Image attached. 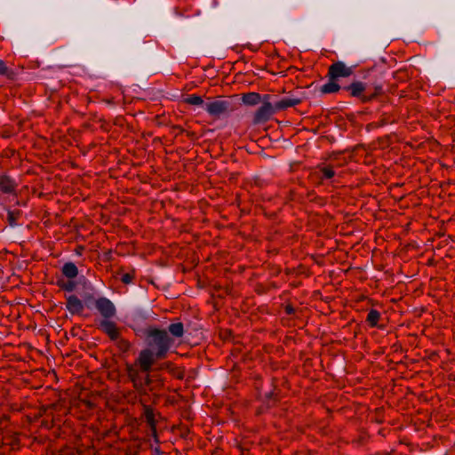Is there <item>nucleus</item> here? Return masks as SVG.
I'll use <instances>...</instances> for the list:
<instances>
[{"mask_svg": "<svg viewBox=\"0 0 455 455\" xmlns=\"http://www.w3.org/2000/svg\"><path fill=\"white\" fill-rule=\"evenodd\" d=\"M149 350H140L138 357L132 363L125 364V372L133 388L140 395L151 390L152 378L149 371L154 365Z\"/></svg>", "mask_w": 455, "mask_h": 455, "instance_id": "obj_1", "label": "nucleus"}, {"mask_svg": "<svg viewBox=\"0 0 455 455\" xmlns=\"http://www.w3.org/2000/svg\"><path fill=\"white\" fill-rule=\"evenodd\" d=\"M148 347L143 350H149L152 354V361L164 359L174 344V339L170 336L167 330L150 328L147 331Z\"/></svg>", "mask_w": 455, "mask_h": 455, "instance_id": "obj_2", "label": "nucleus"}, {"mask_svg": "<svg viewBox=\"0 0 455 455\" xmlns=\"http://www.w3.org/2000/svg\"><path fill=\"white\" fill-rule=\"evenodd\" d=\"M204 108L211 116L219 119L233 112L235 106L230 100L218 99L205 102Z\"/></svg>", "mask_w": 455, "mask_h": 455, "instance_id": "obj_3", "label": "nucleus"}, {"mask_svg": "<svg viewBox=\"0 0 455 455\" xmlns=\"http://www.w3.org/2000/svg\"><path fill=\"white\" fill-rule=\"evenodd\" d=\"M273 95L264 94L262 96V105L256 110L253 115V124H263L267 122L271 116L276 113L275 103H271Z\"/></svg>", "mask_w": 455, "mask_h": 455, "instance_id": "obj_4", "label": "nucleus"}, {"mask_svg": "<svg viewBox=\"0 0 455 455\" xmlns=\"http://www.w3.org/2000/svg\"><path fill=\"white\" fill-rule=\"evenodd\" d=\"M343 89L349 92L352 97L359 98L363 102H369L376 96V93H368L366 84L361 81L353 82Z\"/></svg>", "mask_w": 455, "mask_h": 455, "instance_id": "obj_5", "label": "nucleus"}, {"mask_svg": "<svg viewBox=\"0 0 455 455\" xmlns=\"http://www.w3.org/2000/svg\"><path fill=\"white\" fill-rule=\"evenodd\" d=\"M95 308L99 311L104 320L113 318L116 315V308L114 303L106 297H100L94 300Z\"/></svg>", "mask_w": 455, "mask_h": 455, "instance_id": "obj_6", "label": "nucleus"}, {"mask_svg": "<svg viewBox=\"0 0 455 455\" xmlns=\"http://www.w3.org/2000/svg\"><path fill=\"white\" fill-rule=\"evenodd\" d=\"M353 74V68L347 67L342 61L332 63L328 68L327 77L332 80H339L340 77H348Z\"/></svg>", "mask_w": 455, "mask_h": 455, "instance_id": "obj_7", "label": "nucleus"}, {"mask_svg": "<svg viewBox=\"0 0 455 455\" xmlns=\"http://www.w3.org/2000/svg\"><path fill=\"white\" fill-rule=\"evenodd\" d=\"M302 102V99L294 94L285 96L277 101H275L276 112L285 110L289 108L295 107Z\"/></svg>", "mask_w": 455, "mask_h": 455, "instance_id": "obj_8", "label": "nucleus"}, {"mask_svg": "<svg viewBox=\"0 0 455 455\" xmlns=\"http://www.w3.org/2000/svg\"><path fill=\"white\" fill-rule=\"evenodd\" d=\"M100 329L106 333L108 338L115 341L120 337V331L116 323L108 320H102L100 323Z\"/></svg>", "mask_w": 455, "mask_h": 455, "instance_id": "obj_9", "label": "nucleus"}, {"mask_svg": "<svg viewBox=\"0 0 455 455\" xmlns=\"http://www.w3.org/2000/svg\"><path fill=\"white\" fill-rule=\"evenodd\" d=\"M66 308L72 315H80L84 311V304L82 300L76 295H68L66 297Z\"/></svg>", "mask_w": 455, "mask_h": 455, "instance_id": "obj_10", "label": "nucleus"}, {"mask_svg": "<svg viewBox=\"0 0 455 455\" xmlns=\"http://www.w3.org/2000/svg\"><path fill=\"white\" fill-rule=\"evenodd\" d=\"M148 315L142 310H136L129 316V326L135 331H139L140 328L146 323Z\"/></svg>", "mask_w": 455, "mask_h": 455, "instance_id": "obj_11", "label": "nucleus"}, {"mask_svg": "<svg viewBox=\"0 0 455 455\" xmlns=\"http://www.w3.org/2000/svg\"><path fill=\"white\" fill-rule=\"evenodd\" d=\"M16 183L8 176L0 177V191L4 194H12L16 189Z\"/></svg>", "mask_w": 455, "mask_h": 455, "instance_id": "obj_12", "label": "nucleus"}, {"mask_svg": "<svg viewBox=\"0 0 455 455\" xmlns=\"http://www.w3.org/2000/svg\"><path fill=\"white\" fill-rule=\"evenodd\" d=\"M242 100L247 106H256L262 102V97L259 92H247L242 95Z\"/></svg>", "mask_w": 455, "mask_h": 455, "instance_id": "obj_13", "label": "nucleus"}, {"mask_svg": "<svg viewBox=\"0 0 455 455\" xmlns=\"http://www.w3.org/2000/svg\"><path fill=\"white\" fill-rule=\"evenodd\" d=\"M328 82L321 86L320 92L324 94L338 92L341 86L337 80L328 78Z\"/></svg>", "mask_w": 455, "mask_h": 455, "instance_id": "obj_14", "label": "nucleus"}, {"mask_svg": "<svg viewBox=\"0 0 455 455\" xmlns=\"http://www.w3.org/2000/svg\"><path fill=\"white\" fill-rule=\"evenodd\" d=\"M61 272L68 279L76 278L78 275V268L73 262L65 263Z\"/></svg>", "mask_w": 455, "mask_h": 455, "instance_id": "obj_15", "label": "nucleus"}, {"mask_svg": "<svg viewBox=\"0 0 455 455\" xmlns=\"http://www.w3.org/2000/svg\"><path fill=\"white\" fill-rule=\"evenodd\" d=\"M143 417L148 425L149 428H155V425H156V420L155 418V412L151 406L144 405L143 406Z\"/></svg>", "mask_w": 455, "mask_h": 455, "instance_id": "obj_16", "label": "nucleus"}, {"mask_svg": "<svg viewBox=\"0 0 455 455\" xmlns=\"http://www.w3.org/2000/svg\"><path fill=\"white\" fill-rule=\"evenodd\" d=\"M168 333L170 332L173 338H181L184 334V325L182 323H171L168 326Z\"/></svg>", "mask_w": 455, "mask_h": 455, "instance_id": "obj_17", "label": "nucleus"}, {"mask_svg": "<svg viewBox=\"0 0 455 455\" xmlns=\"http://www.w3.org/2000/svg\"><path fill=\"white\" fill-rule=\"evenodd\" d=\"M183 101L187 104L193 105V106H204V101L202 99L201 96L191 94L186 97Z\"/></svg>", "mask_w": 455, "mask_h": 455, "instance_id": "obj_18", "label": "nucleus"}, {"mask_svg": "<svg viewBox=\"0 0 455 455\" xmlns=\"http://www.w3.org/2000/svg\"><path fill=\"white\" fill-rule=\"evenodd\" d=\"M379 317H380V314L379 311H377L375 309H371L367 315L366 321L371 327H374L377 325V323L379 320Z\"/></svg>", "mask_w": 455, "mask_h": 455, "instance_id": "obj_19", "label": "nucleus"}, {"mask_svg": "<svg viewBox=\"0 0 455 455\" xmlns=\"http://www.w3.org/2000/svg\"><path fill=\"white\" fill-rule=\"evenodd\" d=\"M57 284L60 288H61L62 290L66 291H73L76 286V283L72 281L71 279L69 280H59L57 282Z\"/></svg>", "mask_w": 455, "mask_h": 455, "instance_id": "obj_20", "label": "nucleus"}, {"mask_svg": "<svg viewBox=\"0 0 455 455\" xmlns=\"http://www.w3.org/2000/svg\"><path fill=\"white\" fill-rule=\"evenodd\" d=\"M115 341L116 347L121 352L126 353L130 350L131 343L127 339L119 337L118 339H116Z\"/></svg>", "mask_w": 455, "mask_h": 455, "instance_id": "obj_21", "label": "nucleus"}, {"mask_svg": "<svg viewBox=\"0 0 455 455\" xmlns=\"http://www.w3.org/2000/svg\"><path fill=\"white\" fill-rule=\"evenodd\" d=\"M135 276H136V271H135V269L132 268L130 272L122 274L120 280L124 284H130V283H133Z\"/></svg>", "mask_w": 455, "mask_h": 455, "instance_id": "obj_22", "label": "nucleus"}, {"mask_svg": "<svg viewBox=\"0 0 455 455\" xmlns=\"http://www.w3.org/2000/svg\"><path fill=\"white\" fill-rule=\"evenodd\" d=\"M320 172L322 173L321 178L325 180H330L334 177L335 172L331 166H323L320 168Z\"/></svg>", "mask_w": 455, "mask_h": 455, "instance_id": "obj_23", "label": "nucleus"}, {"mask_svg": "<svg viewBox=\"0 0 455 455\" xmlns=\"http://www.w3.org/2000/svg\"><path fill=\"white\" fill-rule=\"evenodd\" d=\"M20 216V211H9L7 213V219L9 221V224L11 226H15L17 224V220H19Z\"/></svg>", "mask_w": 455, "mask_h": 455, "instance_id": "obj_24", "label": "nucleus"}, {"mask_svg": "<svg viewBox=\"0 0 455 455\" xmlns=\"http://www.w3.org/2000/svg\"><path fill=\"white\" fill-rule=\"evenodd\" d=\"M402 222H404L403 233H408L409 230L411 229L410 228V226L411 224V218L409 216H405L404 219H403V220L400 219V224Z\"/></svg>", "mask_w": 455, "mask_h": 455, "instance_id": "obj_25", "label": "nucleus"}, {"mask_svg": "<svg viewBox=\"0 0 455 455\" xmlns=\"http://www.w3.org/2000/svg\"><path fill=\"white\" fill-rule=\"evenodd\" d=\"M8 70L9 68L6 66L5 62L0 60V75H7Z\"/></svg>", "mask_w": 455, "mask_h": 455, "instance_id": "obj_26", "label": "nucleus"}, {"mask_svg": "<svg viewBox=\"0 0 455 455\" xmlns=\"http://www.w3.org/2000/svg\"><path fill=\"white\" fill-rule=\"evenodd\" d=\"M149 429H150L151 435L154 438L155 442L156 443H159V439H158L157 432H156V425H155V428H149Z\"/></svg>", "mask_w": 455, "mask_h": 455, "instance_id": "obj_27", "label": "nucleus"}, {"mask_svg": "<svg viewBox=\"0 0 455 455\" xmlns=\"http://www.w3.org/2000/svg\"><path fill=\"white\" fill-rule=\"evenodd\" d=\"M284 310L287 315H293L295 313V309L291 305H287Z\"/></svg>", "mask_w": 455, "mask_h": 455, "instance_id": "obj_28", "label": "nucleus"}, {"mask_svg": "<svg viewBox=\"0 0 455 455\" xmlns=\"http://www.w3.org/2000/svg\"><path fill=\"white\" fill-rule=\"evenodd\" d=\"M7 420H8V418L5 416L0 419V428H2L4 427V424L6 423Z\"/></svg>", "mask_w": 455, "mask_h": 455, "instance_id": "obj_29", "label": "nucleus"}, {"mask_svg": "<svg viewBox=\"0 0 455 455\" xmlns=\"http://www.w3.org/2000/svg\"><path fill=\"white\" fill-rule=\"evenodd\" d=\"M108 105H115V101L113 98L103 100Z\"/></svg>", "mask_w": 455, "mask_h": 455, "instance_id": "obj_30", "label": "nucleus"}, {"mask_svg": "<svg viewBox=\"0 0 455 455\" xmlns=\"http://www.w3.org/2000/svg\"><path fill=\"white\" fill-rule=\"evenodd\" d=\"M155 452L159 455L163 453V451L158 447L155 449Z\"/></svg>", "mask_w": 455, "mask_h": 455, "instance_id": "obj_31", "label": "nucleus"}, {"mask_svg": "<svg viewBox=\"0 0 455 455\" xmlns=\"http://www.w3.org/2000/svg\"><path fill=\"white\" fill-rule=\"evenodd\" d=\"M405 97H406V94H403V92H400L399 98L402 99V98H405Z\"/></svg>", "mask_w": 455, "mask_h": 455, "instance_id": "obj_32", "label": "nucleus"}, {"mask_svg": "<svg viewBox=\"0 0 455 455\" xmlns=\"http://www.w3.org/2000/svg\"><path fill=\"white\" fill-rule=\"evenodd\" d=\"M93 299V297H92V296H88V297L86 298V301L91 300V299Z\"/></svg>", "mask_w": 455, "mask_h": 455, "instance_id": "obj_33", "label": "nucleus"}, {"mask_svg": "<svg viewBox=\"0 0 455 455\" xmlns=\"http://www.w3.org/2000/svg\"><path fill=\"white\" fill-rule=\"evenodd\" d=\"M403 200V197L400 196V203H402Z\"/></svg>", "mask_w": 455, "mask_h": 455, "instance_id": "obj_34", "label": "nucleus"}]
</instances>
